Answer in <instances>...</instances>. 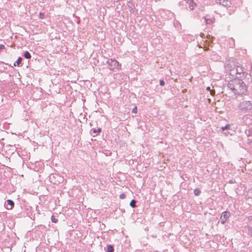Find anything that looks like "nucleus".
Wrapping results in <instances>:
<instances>
[{"mask_svg": "<svg viewBox=\"0 0 252 252\" xmlns=\"http://www.w3.org/2000/svg\"><path fill=\"white\" fill-rule=\"evenodd\" d=\"M228 87L235 94L242 95L247 92V85L241 79L238 78L230 80L228 84Z\"/></svg>", "mask_w": 252, "mask_h": 252, "instance_id": "obj_1", "label": "nucleus"}, {"mask_svg": "<svg viewBox=\"0 0 252 252\" xmlns=\"http://www.w3.org/2000/svg\"><path fill=\"white\" fill-rule=\"evenodd\" d=\"M239 112L241 113H246L252 111V102L251 101L244 100L238 106Z\"/></svg>", "mask_w": 252, "mask_h": 252, "instance_id": "obj_2", "label": "nucleus"}, {"mask_svg": "<svg viewBox=\"0 0 252 252\" xmlns=\"http://www.w3.org/2000/svg\"><path fill=\"white\" fill-rule=\"evenodd\" d=\"M106 63L108 64L109 68L111 70H114L115 69H119L121 66V64L115 59H109L107 61Z\"/></svg>", "mask_w": 252, "mask_h": 252, "instance_id": "obj_3", "label": "nucleus"}, {"mask_svg": "<svg viewBox=\"0 0 252 252\" xmlns=\"http://www.w3.org/2000/svg\"><path fill=\"white\" fill-rule=\"evenodd\" d=\"M217 4L221 5L224 7H230L231 5L230 0H215Z\"/></svg>", "mask_w": 252, "mask_h": 252, "instance_id": "obj_4", "label": "nucleus"}, {"mask_svg": "<svg viewBox=\"0 0 252 252\" xmlns=\"http://www.w3.org/2000/svg\"><path fill=\"white\" fill-rule=\"evenodd\" d=\"M243 121L245 125L252 124V115L249 114L245 115L243 117Z\"/></svg>", "mask_w": 252, "mask_h": 252, "instance_id": "obj_5", "label": "nucleus"}, {"mask_svg": "<svg viewBox=\"0 0 252 252\" xmlns=\"http://www.w3.org/2000/svg\"><path fill=\"white\" fill-rule=\"evenodd\" d=\"M230 215V213L229 212L225 211L224 212L221 216L220 218V222L221 223L224 224L226 220L229 218Z\"/></svg>", "mask_w": 252, "mask_h": 252, "instance_id": "obj_6", "label": "nucleus"}, {"mask_svg": "<svg viewBox=\"0 0 252 252\" xmlns=\"http://www.w3.org/2000/svg\"><path fill=\"white\" fill-rule=\"evenodd\" d=\"M235 70H236V71L237 75H240V76H237V78L238 77H239V78L242 77V76H241L242 74H243V76H244L245 72L244 71V69H243V68L242 67L237 66L235 68Z\"/></svg>", "mask_w": 252, "mask_h": 252, "instance_id": "obj_7", "label": "nucleus"}, {"mask_svg": "<svg viewBox=\"0 0 252 252\" xmlns=\"http://www.w3.org/2000/svg\"><path fill=\"white\" fill-rule=\"evenodd\" d=\"M185 1L188 4V6H187V8H189L190 10L194 9L195 3L193 0H185Z\"/></svg>", "mask_w": 252, "mask_h": 252, "instance_id": "obj_8", "label": "nucleus"}, {"mask_svg": "<svg viewBox=\"0 0 252 252\" xmlns=\"http://www.w3.org/2000/svg\"><path fill=\"white\" fill-rule=\"evenodd\" d=\"M101 131V128H98L97 129L95 128H92L91 129V134L93 135V136H96L97 134Z\"/></svg>", "mask_w": 252, "mask_h": 252, "instance_id": "obj_9", "label": "nucleus"}, {"mask_svg": "<svg viewBox=\"0 0 252 252\" xmlns=\"http://www.w3.org/2000/svg\"><path fill=\"white\" fill-rule=\"evenodd\" d=\"M215 19L214 18H204V23L206 24H211L214 23Z\"/></svg>", "mask_w": 252, "mask_h": 252, "instance_id": "obj_10", "label": "nucleus"}, {"mask_svg": "<svg viewBox=\"0 0 252 252\" xmlns=\"http://www.w3.org/2000/svg\"><path fill=\"white\" fill-rule=\"evenodd\" d=\"M7 204L10 206V208L7 207V209H11L12 207L14 206V202L10 199L7 200Z\"/></svg>", "mask_w": 252, "mask_h": 252, "instance_id": "obj_11", "label": "nucleus"}, {"mask_svg": "<svg viewBox=\"0 0 252 252\" xmlns=\"http://www.w3.org/2000/svg\"><path fill=\"white\" fill-rule=\"evenodd\" d=\"M22 61V58L21 57H19L16 62H15L14 63V66H20V64L21 63V62Z\"/></svg>", "mask_w": 252, "mask_h": 252, "instance_id": "obj_12", "label": "nucleus"}, {"mask_svg": "<svg viewBox=\"0 0 252 252\" xmlns=\"http://www.w3.org/2000/svg\"><path fill=\"white\" fill-rule=\"evenodd\" d=\"M107 252H114V248L111 245H107L106 247Z\"/></svg>", "mask_w": 252, "mask_h": 252, "instance_id": "obj_13", "label": "nucleus"}, {"mask_svg": "<svg viewBox=\"0 0 252 252\" xmlns=\"http://www.w3.org/2000/svg\"><path fill=\"white\" fill-rule=\"evenodd\" d=\"M24 56L27 59H30L31 58V54L28 51H26L24 53Z\"/></svg>", "mask_w": 252, "mask_h": 252, "instance_id": "obj_14", "label": "nucleus"}, {"mask_svg": "<svg viewBox=\"0 0 252 252\" xmlns=\"http://www.w3.org/2000/svg\"><path fill=\"white\" fill-rule=\"evenodd\" d=\"M230 74L232 76H234V75H237L236 71L235 70V67L232 68L230 70Z\"/></svg>", "mask_w": 252, "mask_h": 252, "instance_id": "obj_15", "label": "nucleus"}, {"mask_svg": "<svg viewBox=\"0 0 252 252\" xmlns=\"http://www.w3.org/2000/svg\"><path fill=\"white\" fill-rule=\"evenodd\" d=\"M193 193L194 195L196 196L199 195V194L200 193V190L198 189H195L193 190Z\"/></svg>", "mask_w": 252, "mask_h": 252, "instance_id": "obj_16", "label": "nucleus"}, {"mask_svg": "<svg viewBox=\"0 0 252 252\" xmlns=\"http://www.w3.org/2000/svg\"><path fill=\"white\" fill-rule=\"evenodd\" d=\"M136 201L135 200H132L130 202V206L134 208L136 206Z\"/></svg>", "mask_w": 252, "mask_h": 252, "instance_id": "obj_17", "label": "nucleus"}, {"mask_svg": "<svg viewBox=\"0 0 252 252\" xmlns=\"http://www.w3.org/2000/svg\"><path fill=\"white\" fill-rule=\"evenodd\" d=\"M174 25L176 28H179L180 27H181V24L178 21H175Z\"/></svg>", "mask_w": 252, "mask_h": 252, "instance_id": "obj_18", "label": "nucleus"}, {"mask_svg": "<svg viewBox=\"0 0 252 252\" xmlns=\"http://www.w3.org/2000/svg\"><path fill=\"white\" fill-rule=\"evenodd\" d=\"M230 127V125L228 124V125H226L225 126H222L221 127V129L222 130H224L225 129H229Z\"/></svg>", "mask_w": 252, "mask_h": 252, "instance_id": "obj_19", "label": "nucleus"}, {"mask_svg": "<svg viewBox=\"0 0 252 252\" xmlns=\"http://www.w3.org/2000/svg\"><path fill=\"white\" fill-rule=\"evenodd\" d=\"M39 18L40 19H43L45 18V15L43 13L40 12L39 14Z\"/></svg>", "mask_w": 252, "mask_h": 252, "instance_id": "obj_20", "label": "nucleus"}, {"mask_svg": "<svg viewBox=\"0 0 252 252\" xmlns=\"http://www.w3.org/2000/svg\"><path fill=\"white\" fill-rule=\"evenodd\" d=\"M51 220L54 223H57L58 221V220L57 219H56L53 216L51 217Z\"/></svg>", "mask_w": 252, "mask_h": 252, "instance_id": "obj_21", "label": "nucleus"}, {"mask_svg": "<svg viewBox=\"0 0 252 252\" xmlns=\"http://www.w3.org/2000/svg\"><path fill=\"white\" fill-rule=\"evenodd\" d=\"M248 136L252 137V127L248 130V133H247Z\"/></svg>", "mask_w": 252, "mask_h": 252, "instance_id": "obj_22", "label": "nucleus"}, {"mask_svg": "<svg viewBox=\"0 0 252 252\" xmlns=\"http://www.w3.org/2000/svg\"><path fill=\"white\" fill-rule=\"evenodd\" d=\"M126 195L124 193H122L120 195V198L122 199H125L126 198Z\"/></svg>", "mask_w": 252, "mask_h": 252, "instance_id": "obj_23", "label": "nucleus"}, {"mask_svg": "<svg viewBox=\"0 0 252 252\" xmlns=\"http://www.w3.org/2000/svg\"><path fill=\"white\" fill-rule=\"evenodd\" d=\"M159 84H160V85H161V86H163V85H164V84H165V82H164V80H160V82H159Z\"/></svg>", "mask_w": 252, "mask_h": 252, "instance_id": "obj_24", "label": "nucleus"}, {"mask_svg": "<svg viewBox=\"0 0 252 252\" xmlns=\"http://www.w3.org/2000/svg\"><path fill=\"white\" fill-rule=\"evenodd\" d=\"M4 48H5V46L4 45H2V44L0 45V50H2L3 49H4Z\"/></svg>", "mask_w": 252, "mask_h": 252, "instance_id": "obj_25", "label": "nucleus"}, {"mask_svg": "<svg viewBox=\"0 0 252 252\" xmlns=\"http://www.w3.org/2000/svg\"><path fill=\"white\" fill-rule=\"evenodd\" d=\"M132 112H134V113H136V112H137V108L136 107L132 110Z\"/></svg>", "mask_w": 252, "mask_h": 252, "instance_id": "obj_26", "label": "nucleus"}, {"mask_svg": "<svg viewBox=\"0 0 252 252\" xmlns=\"http://www.w3.org/2000/svg\"><path fill=\"white\" fill-rule=\"evenodd\" d=\"M215 91H211V94L212 95H214V94H215Z\"/></svg>", "mask_w": 252, "mask_h": 252, "instance_id": "obj_27", "label": "nucleus"}, {"mask_svg": "<svg viewBox=\"0 0 252 252\" xmlns=\"http://www.w3.org/2000/svg\"><path fill=\"white\" fill-rule=\"evenodd\" d=\"M207 90H208V91L210 90V87H207Z\"/></svg>", "mask_w": 252, "mask_h": 252, "instance_id": "obj_28", "label": "nucleus"}, {"mask_svg": "<svg viewBox=\"0 0 252 252\" xmlns=\"http://www.w3.org/2000/svg\"><path fill=\"white\" fill-rule=\"evenodd\" d=\"M119 0H117V2L119 1Z\"/></svg>", "mask_w": 252, "mask_h": 252, "instance_id": "obj_29", "label": "nucleus"}]
</instances>
